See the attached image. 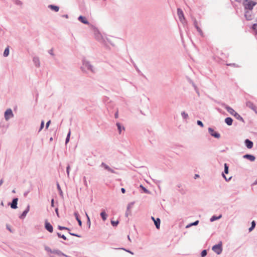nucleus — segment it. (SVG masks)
Here are the masks:
<instances>
[{
	"label": "nucleus",
	"mask_w": 257,
	"mask_h": 257,
	"mask_svg": "<svg viewBox=\"0 0 257 257\" xmlns=\"http://www.w3.org/2000/svg\"><path fill=\"white\" fill-rule=\"evenodd\" d=\"M81 69L84 72H90L94 74L96 71L93 65H92L89 61L85 59H84L82 61V65Z\"/></svg>",
	"instance_id": "1"
},
{
	"label": "nucleus",
	"mask_w": 257,
	"mask_h": 257,
	"mask_svg": "<svg viewBox=\"0 0 257 257\" xmlns=\"http://www.w3.org/2000/svg\"><path fill=\"white\" fill-rule=\"evenodd\" d=\"M255 2L251 0H243L242 4L244 7V10L252 11L253 7L256 5Z\"/></svg>",
	"instance_id": "2"
},
{
	"label": "nucleus",
	"mask_w": 257,
	"mask_h": 257,
	"mask_svg": "<svg viewBox=\"0 0 257 257\" xmlns=\"http://www.w3.org/2000/svg\"><path fill=\"white\" fill-rule=\"evenodd\" d=\"M212 250L217 254H220L222 251V243L220 241L217 244L213 245L212 247Z\"/></svg>",
	"instance_id": "3"
},
{
	"label": "nucleus",
	"mask_w": 257,
	"mask_h": 257,
	"mask_svg": "<svg viewBox=\"0 0 257 257\" xmlns=\"http://www.w3.org/2000/svg\"><path fill=\"white\" fill-rule=\"evenodd\" d=\"M224 173H222V176L223 178L225 180V181H229L231 180L232 177H230L229 178H227L226 177V176L224 175V173L226 174H227L228 173L229 167L226 163L224 164Z\"/></svg>",
	"instance_id": "4"
},
{
	"label": "nucleus",
	"mask_w": 257,
	"mask_h": 257,
	"mask_svg": "<svg viewBox=\"0 0 257 257\" xmlns=\"http://www.w3.org/2000/svg\"><path fill=\"white\" fill-rule=\"evenodd\" d=\"M177 15H178L179 19L181 23H184V22H186V20L184 17L183 12L180 8L177 9Z\"/></svg>",
	"instance_id": "5"
},
{
	"label": "nucleus",
	"mask_w": 257,
	"mask_h": 257,
	"mask_svg": "<svg viewBox=\"0 0 257 257\" xmlns=\"http://www.w3.org/2000/svg\"><path fill=\"white\" fill-rule=\"evenodd\" d=\"M14 116L12 110L11 108L7 109L5 112V118L6 120H8L10 118Z\"/></svg>",
	"instance_id": "6"
},
{
	"label": "nucleus",
	"mask_w": 257,
	"mask_h": 257,
	"mask_svg": "<svg viewBox=\"0 0 257 257\" xmlns=\"http://www.w3.org/2000/svg\"><path fill=\"white\" fill-rule=\"evenodd\" d=\"M221 105L222 106L224 107L226 109V110L232 115L234 116V113H236V112H235V110L233 108H232L231 107L228 106L224 103H221Z\"/></svg>",
	"instance_id": "7"
},
{
	"label": "nucleus",
	"mask_w": 257,
	"mask_h": 257,
	"mask_svg": "<svg viewBox=\"0 0 257 257\" xmlns=\"http://www.w3.org/2000/svg\"><path fill=\"white\" fill-rule=\"evenodd\" d=\"M208 132L210 135L216 139H219L220 137V135L219 133L215 132L214 130L211 127L208 128Z\"/></svg>",
	"instance_id": "8"
},
{
	"label": "nucleus",
	"mask_w": 257,
	"mask_h": 257,
	"mask_svg": "<svg viewBox=\"0 0 257 257\" xmlns=\"http://www.w3.org/2000/svg\"><path fill=\"white\" fill-rule=\"evenodd\" d=\"M252 11L244 10V17L247 21H250L252 19Z\"/></svg>",
	"instance_id": "9"
},
{
	"label": "nucleus",
	"mask_w": 257,
	"mask_h": 257,
	"mask_svg": "<svg viewBox=\"0 0 257 257\" xmlns=\"http://www.w3.org/2000/svg\"><path fill=\"white\" fill-rule=\"evenodd\" d=\"M246 105L247 107L254 111L256 113H257V108L255 105L253 103V102L250 101H248L246 102Z\"/></svg>",
	"instance_id": "10"
},
{
	"label": "nucleus",
	"mask_w": 257,
	"mask_h": 257,
	"mask_svg": "<svg viewBox=\"0 0 257 257\" xmlns=\"http://www.w3.org/2000/svg\"><path fill=\"white\" fill-rule=\"evenodd\" d=\"M18 201V198H14L12 200V202L9 203L8 205H10L12 209H17L18 208V206H17Z\"/></svg>",
	"instance_id": "11"
},
{
	"label": "nucleus",
	"mask_w": 257,
	"mask_h": 257,
	"mask_svg": "<svg viewBox=\"0 0 257 257\" xmlns=\"http://www.w3.org/2000/svg\"><path fill=\"white\" fill-rule=\"evenodd\" d=\"M45 227L47 230L51 233L53 231V226L47 221H45Z\"/></svg>",
	"instance_id": "12"
},
{
	"label": "nucleus",
	"mask_w": 257,
	"mask_h": 257,
	"mask_svg": "<svg viewBox=\"0 0 257 257\" xmlns=\"http://www.w3.org/2000/svg\"><path fill=\"white\" fill-rule=\"evenodd\" d=\"M52 253H54V254H57V255H58L59 256H65V257H70L68 255H66L65 254L63 253L61 250H60L59 249H53V251H52Z\"/></svg>",
	"instance_id": "13"
},
{
	"label": "nucleus",
	"mask_w": 257,
	"mask_h": 257,
	"mask_svg": "<svg viewBox=\"0 0 257 257\" xmlns=\"http://www.w3.org/2000/svg\"><path fill=\"white\" fill-rule=\"evenodd\" d=\"M244 144H245V146L248 149H251L253 145V142L252 141H251L250 140H249V139H246L244 141Z\"/></svg>",
	"instance_id": "14"
},
{
	"label": "nucleus",
	"mask_w": 257,
	"mask_h": 257,
	"mask_svg": "<svg viewBox=\"0 0 257 257\" xmlns=\"http://www.w3.org/2000/svg\"><path fill=\"white\" fill-rule=\"evenodd\" d=\"M33 63L36 67H39L40 66V62L39 57L35 56L33 59Z\"/></svg>",
	"instance_id": "15"
},
{
	"label": "nucleus",
	"mask_w": 257,
	"mask_h": 257,
	"mask_svg": "<svg viewBox=\"0 0 257 257\" xmlns=\"http://www.w3.org/2000/svg\"><path fill=\"white\" fill-rule=\"evenodd\" d=\"M243 158L244 159H248L250 161H254L255 159V158L254 156L250 154H245L243 156Z\"/></svg>",
	"instance_id": "16"
},
{
	"label": "nucleus",
	"mask_w": 257,
	"mask_h": 257,
	"mask_svg": "<svg viewBox=\"0 0 257 257\" xmlns=\"http://www.w3.org/2000/svg\"><path fill=\"white\" fill-rule=\"evenodd\" d=\"M78 20L83 24L86 25H88L89 24V22L86 19V18L82 16H80L78 17Z\"/></svg>",
	"instance_id": "17"
},
{
	"label": "nucleus",
	"mask_w": 257,
	"mask_h": 257,
	"mask_svg": "<svg viewBox=\"0 0 257 257\" xmlns=\"http://www.w3.org/2000/svg\"><path fill=\"white\" fill-rule=\"evenodd\" d=\"M100 215L103 221H105L106 220L107 215L106 214L104 209L101 210V212L100 214Z\"/></svg>",
	"instance_id": "18"
},
{
	"label": "nucleus",
	"mask_w": 257,
	"mask_h": 257,
	"mask_svg": "<svg viewBox=\"0 0 257 257\" xmlns=\"http://www.w3.org/2000/svg\"><path fill=\"white\" fill-rule=\"evenodd\" d=\"M74 215L76 218V219L78 221V224L80 226H82V221L79 217V214L78 212L76 211L74 212Z\"/></svg>",
	"instance_id": "19"
},
{
	"label": "nucleus",
	"mask_w": 257,
	"mask_h": 257,
	"mask_svg": "<svg viewBox=\"0 0 257 257\" xmlns=\"http://www.w3.org/2000/svg\"><path fill=\"white\" fill-rule=\"evenodd\" d=\"M48 8H50L51 10L54 11L55 12H58L59 10V7L52 5H49Z\"/></svg>",
	"instance_id": "20"
},
{
	"label": "nucleus",
	"mask_w": 257,
	"mask_h": 257,
	"mask_svg": "<svg viewBox=\"0 0 257 257\" xmlns=\"http://www.w3.org/2000/svg\"><path fill=\"white\" fill-rule=\"evenodd\" d=\"M233 119L230 117H226L225 119V122L228 125H231L232 124Z\"/></svg>",
	"instance_id": "21"
},
{
	"label": "nucleus",
	"mask_w": 257,
	"mask_h": 257,
	"mask_svg": "<svg viewBox=\"0 0 257 257\" xmlns=\"http://www.w3.org/2000/svg\"><path fill=\"white\" fill-rule=\"evenodd\" d=\"M116 126L117 127V130L119 132V134H120L122 130H124V127L123 126H121V124L119 122H117L116 123Z\"/></svg>",
	"instance_id": "22"
},
{
	"label": "nucleus",
	"mask_w": 257,
	"mask_h": 257,
	"mask_svg": "<svg viewBox=\"0 0 257 257\" xmlns=\"http://www.w3.org/2000/svg\"><path fill=\"white\" fill-rule=\"evenodd\" d=\"M154 224L157 229H159L160 227L161 220L160 219L157 218L154 221Z\"/></svg>",
	"instance_id": "23"
},
{
	"label": "nucleus",
	"mask_w": 257,
	"mask_h": 257,
	"mask_svg": "<svg viewBox=\"0 0 257 257\" xmlns=\"http://www.w3.org/2000/svg\"><path fill=\"white\" fill-rule=\"evenodd\" d=\"M100 166L103 167L105 170H107L108 172H109L111 169L108 165H106L105 163L103 162H102Z\"/></svg>",
	"instance_id": "24"
},
{
	"label": "nucleus",
	"mask_w": 257,
	"mask_h": 257,
	"mask_svg": "<svg viewBox=\"0 0 257 257\" xmlns=\"http://www.w3.org/2000/svg\"><path fill=\"white\" fill-rule=\"evenodd\" d=\"M221 216H222L221 215H220L218 216H216L215 215H213V216H212L210 218V221L211 222H213V221H215L216 220H218V219H220L221 217Z\"/></svg>",
	"instance_id": "25"
},
{
	"label": "nucleus",
	"mask_w": 257,
	"mask_h": 257,
	"mask_svg": "<svg viewBox=\"0 0 257 257\" xmlns=\"http://www.w3.org/2000/svg\"><path fill=\"white\" fill-rule=\"evenodd\" d=\"M234 116L238 120H240L242 122L244 121V120L243 119V118L238 113H234Z\"/></svg>",
	"instance_id": "26"
},
{
	"label": "nucleus",
	"mask_w": 257,
	"mask_h": 257,
	"mask_svg": "<svg viewBox=\"0 0 257 257\" xmlns=\"http://www.w3.org/2000/svg\"><path fill=\"white\" fill-rule=\"evenodd\" d=\"M57 188L58 190L59 191V195L61 197H63V192L61 189L60 186L58 183H57Z\"/></svg>",
	"instance_id": "27"
},
{
	"label": "nucleus",
	"mask_w": 257,
	"mask_h": 257,
	"mask_svg": "<svg viewBox=\"0 0 257 257\" xmlns=\"http://www.w3.org/2000/svg\"><path fill=\"white\" fill-rule=\"evenodd\" d=\"M197 32L199 33V34H200V35L202 37H203V33L202 32V31L201 30V29H200V28L199 27V26L195 27Z\"/></svg>",
	"instance_id": "28"
},
{
	"label": "nucleus",
	"mask_w": 257,
	"mask_h": 257,
	"mask_svg": "<svg viewBox=\"0 0 257 257\" xmlns=\"http://www.w3.org/2000/svg\"><path fill=\"white\" fill-rule=\"evenodd\" d=\"M255 221L253 220L252 222H251V226L249 227V231H252L255 227Z\"/></svg>",
	"instance_id": "29"
},
{
	"label": "nucleus",
	"mask_w": 257,
	"mask_h": 257,
	"mask_svg": "<svg viewBox=\"0 0 257 257\" xmlns=\"http://www.w3.org/2000/svg\"><path fill=\"white\" fill-rule=\"evenodd\" d=\"M9 47H7L4 52V57H7L9 55Z\"/></svg>",
	"instance_id": "30"
},
{
	"label": "nucleus",
	"mask_w": 257,
	"mask_h": 257,
	"mask_svg": "<svg viewBox=\"0 0 257 257\" xmlns=\"http://www.w3.org/2000/svg\"><path fill=\"white\" fill-rule=\"evenodd\" d=\"M140 187L142 188V189L143 190L144 192L147 194H150V192L145 187H144L142 185H141L140 186Z\"/></svg>",
	"instance_id": "31"
},
{
	"label": "nucleus",
	"mask_w": 257,
	"mask_h": 257,
	"mask_svg": "<svg viewBox=\"0 0 257 257\" xmlns=\"http://www.w3.org/2000/svg\"><path fill=\"white\" fill-rule=\"evenodd\" d=\"M70 134H71V132H70V130H69V131L67 135V137H66V138L65 140V144H67L69 141Z\"/></svg>",
	"instance_id": "32"
},
{
	"label": "nucleus",
	"mask_w": 257,
	"mask_h": 257,
	"mask_svg": "<svg viewBox=\"0 0 257 257\" xmlns=\"http://www.w3.org/2000/svg\"><path fill=\"white\" fill-rule=\"evenodd\" d=\"M27 214V213L26 212V211H24L23 212V213H22V214L19 216V218L21 219H23L25 218Z\"/></svg>",
	"instance_id": "33"
},
{
	"label": "nucleus",
	"mask_w": 257,
	"mask_h": 257,
	"mask_svg": "<svg viewBox=\"0 0 257 257\" xmlns=\"http://www.w3.org/2000/svg\"><path fill=\"white\" fill-rule=\"evenodd\" d=\"M181 116L184 119H187L188 117V115L185 111L181 112Z\"/></svg>",
	"instance_id": "34"
},
{
	"label": "nucleus",
	"mask_w": 257,
	"mask_h": 257,
	"mask_svg": "<svg viewBox=\"0 0 257 257\" xmlns=\"http://www.w3.org/2000/svg\"><path fill=\"white\" fill-rule=\"evenodd\" d=\"M57 234L58 235V236L59 237V238H63L64 240H67V238L64 235H61L60 233L59 232H57Z\"/></svg>",
	"instance_id": "35"
},
{
	"label": "nucleus",
	"mask_w": 257,
	"mask_h": 257,
	"mask_svg": "<svg viewBox=\"0 0 257 257\" xmlns=\"http://www.w3.org/2000/svg\"><path fill=\"white\" fill-rule=\"evenodd\" d=\"M58 228L59 230H70V229L69 228L66 227H64V226H60V225H58Z\"/></svg>",
	"instance_id": "36"
},
{
	"label": "nucleus",
	"mask_w": 257,
	"mask_h": 257,
	"mask_svg": "<svg viewBox=\"0 0 257 257\" xmlns=\"http://www.w3.org/2000/svg\"><path fill=\"white\" fill-rule=\"evenodd\" d=\"M207 254V250L206 249L203 250L201 252V256L205 257Z\"/></svg>",
	"instance_id": "37"
},
{
	"label": "nucleus",
	"mask_w": 257,
	"mask_h": 257,
	"mask_svg": "<svg viewBox=\"0 0 257 257\" xmlns=\"http://www.w3.org/2000/svg\"><path fill=\"white\" fill-rule=\"evenodd\" d=\"M119 223V221L118 220L116 221H113L111 220V224L113 226H116Z\"/></svg>",
	"instance_id": "38"
},
{
	"label": "nucleus",
	"mask_w": 257,
	"mask_h": 257,
	"mask_svg": "<svg viewBox=\"0 0 257 257\" xmlns=\"http://www.w3.org/2000/svg\"><path fill=\"white\" fill-rule=\"evenodd\" d=\"M70 166L69 164L67 165V166L66 167V173L68 177L69 176L70 174Z\"/></svg>",
	"instance_id": "39"
},
{
	"label": "nucleus",
	"mask_w": 257,
	"mask_h": 257,
	"mask_svg": "<svg viewBox=\"0 0 257 257\" xmlns=\"http://www.w3.org/2000/svg\"><path fill=\"white\" fill-rule=\"evenodd\" d=\"M192 21L193 22V25L194 27H196L198 26V22L195 18H192Z\"/></svg>",
	"instance_id": "40"
},
{
	"label": "nucleus",
	"mask_w": 257,
	"mask_h": 257,
	"mask_svg": "<svg viewBox=\"0 0 257 257\" xmlns=\"http://www.w3.org/2000/svg\"><path fill=\"white\" fill-rule=\"evenodd\" d=\"M45 249L47 251H48V252H50V253H52V251H53V250H52V249H51L49 246H46L45 247Z\"/></svg>",
	"instance_id": "41"
},
{
	"label": "nucleus",
	"mask_w": 257,
	"mask_h": 257,
	"mask_svg": "<svg viewBox=\"0 0 257 257\" xmlns=\"http://www.w3.org/2000/svg\"><path fill=\"white\" fill-rule=\"evenodd\" d=\"M44 127V121L42 120L41 122L39 132H40Z\"/></svg>",
	"instance_id": "42"
},
{
	"label": "nucleus",
	"mask_w": 257,
	"mask_h": 257,
	"mask_svg": "<svg viewBox=\"0 0 257 257\" xmlns=\"http://www.w3.org/2000/svg\"><path fill=\"white\" fill-rule=\"evenodd\" d=\"M133 204H134V203H130L128 204L127 206V211H129L130 210V209L132 208V207H133Z\"/></svg>",
	"instance_id": "43"
},
{
	"label": "nucleus",
	"mask_w": 257,
	"mask_h": 257,
	"mask_svg": "<svg viewBox=\"0 0 257 257\" xmlns=\"http://www.w3.org/2000/svg\"><path fill=\"white\" fill-rule=\"evenodd\" d=\"M197 124L198 125H199V126H200L201 127H203V126H204L203 122H202L201 120H198L197 121Z\"/></svg>",
	"instance_id": "44"
},
{
	"label": "nucleus",
	"mask_w": 257,
	"mask_h": 257,
	"mask_svg": "<svg viewBox=\"0 0 257 257\" xmlns=\"http://www.w3.org/2000/svg\"><path fill=\"white\" fill-rule=\"evenodd\" d=\"M227 66H234L235 67H239V66L238 65L236 64L235 63L227 64Z\"/></svg>",
	"instance_id": "45"
},
{
	"label": "nucleus",
	"mask_w": 257,
	"mask_h": 257,
	"mask_svg": "<svg viewBox=\"0 0 257 257\" xmlns=\"http://www.w3.org/2000/svg\"><path fill=\"white\" fill-rule=\"evenodd\" d=\"M69 234L72 236H77V237H81V236L80 235H78L77 234H76V233H71V232H69Z\"/></svg>",
	"instance_id": "46"
},
{
	"label": "nucleus",
	"mask_w": 257,
	"mask_h": 257,
	"mask_svg": "<svg viewBox=\"0 0 257 257\" xmlns=\"http://www.w3.org/2000/svg\"><path fill=\"white\" fill-rule=\"evenodd\" d=\"M256 28H257V24L256 23L253 24V25L252 26V27H251L252 29L254 31L256 30Z\"/></svg>",
	"instance_id": "47"
},
{
	"label": "nucleus",
	"mask_w": 257,
	"mask_h": 257,
	"mask_svg": "<svg viewBox=\"0 0 257 257\" xmlns=\"http://www.w3.org/2000/svg\"><path fill=\"white\" fill-rule=\"evenodd\" d=\"M198 223H199V220H196L195 222L191 223V225H192V226H194V225L195 226V225H198Z\"/></svg>",
	"instance_id": "48"
},
{
	"label": "nucleus",
	"mask_w": 257,
	"mask_h": 257,
	"mask_svg": "<svg viewBox=\"0 0 257 257\" xmlns=\"http://www.w3.org/2000/svg\"><path fill=\"white\" fill-rule=\"evenodd\" d=\"M51 123V120H49L46 123V128L47 129L50 125Z\"/></svg>",
	"instance_id": "49"
},
{
	"label": "nucleus",
	"mask_w": 257,
	"mask_h": 257,
	"mask_svg": "<svg viewBox=\"0 0 257 257\" xmlns=\"http://www.w3.org/2000/svg\"><path fill=\"white\" fill-rule=\"evenodd\" d=\"M51 207L54 206V199H52L51 201Z\"/></svg>",
	"instance_id": "50"
},
{
	"label": "nucleus",
	"mask_w": 257,
	"mask_h": 257,
	"mask_svg": "<svg viewBox=\"0 0 257 257\" xmlns=\"http://www.w3.org/2000/svg\"><path fill=\"white\" fill-rule=\"evenodd\" d=\"M29 210H30V206H29V205H28L24 211H26V212L28 213V212L29 211Z\"/></svg>",
	"instance_id": "51"
},
{
	"label": "nucleus",
	"mask_w": 257,
	"mask_h": 257,
	"mask_svg": "<svg viewBox=\"0 0 257 257\" xmlns=\"http://www.w3.org/2000/svg\"><path fill=\"white\" fill-rule=\"evenodd\" d=\"M29 210H30V206H29V205H28L24 211H26V212L28 213V212L29 211Z\"/></svg>",
	"instance_id": "52"
},
{
	"label": "nucleus",
	"mask_w": 257,
	"mask_h": 257,
	"mask_svg": "<svg viewBox=\"0 0 257 257\" xmlns=\"http://www.w3.org/2000/svg\"><path fill=\"white\" fill-rule=\"evenodd\" d=\"M130 214H131V210L127 211V209L126 211L125 212V216L126 217H127Z\"/></svg>",
	"instance_id": "53"
},
{
	"label": "nucleus",
	"mask_w": 257,
	"mask_h": 257,
	"mask_svg": "<svg viewBox=\"0 0 257 257\" xmlns=\"http://www.w3.org/2000/svg\"><path fill=\"white\" fill-rule=\"evenodd\" d=\"M109 172L110 173H114V174H118V173L115 172L113 169H112V168L111 169L110 171H109Z\"/></svg>",
	"instance_id": "54"
},
{
	"label": "nucleus",
	"mask_w": 257,
	"mask_h": 257,
	"mask_svg": "<svg viewBox=\"0 0 257 257\" xmlns=\"http://www.w3.org/2000/svg\"><path fill=\"white\" fill-rule=\"evenodd\" d=\"M87 224L89 225V227H90L91 224L90 218H88V219L87 220Z\"/></svg>",
	"instance_id": "55"
},
{
	"label": "nucleus",
	"mask_w": 257,
	"mask_h": 257,
	"mask_svg": "<svg viewBox=\"0 0 257 257\" xmlns=\"http://www.w3.org/2000/svg\"><path fill=\"white\" fill-rule=\"evenodd\" d=\"M56 213V214H57V216L59 217V212H58V208L57 207L55 210Z\"/></svg>",
	"instance_id": "56"
},
{
	"label": "nucleus",
	"mask_w": 257,
	"mask_h": 257,
	"mask_svg": "<svg viewBox=\"0 0 257 257\" xmlns=\"http://www.w3.org/2000/svg\"><path fill=\"white\" fill-rule=\"evenodd\" d=\"M29 192H30V191H28L24 192V197H27Z\"/></svg>",
	"instance_id": "57"
},
{
	"label": "nucleus",
	"mask_w": 257,
	"mask_h": 257,
	"mask_svg": "<svg viewBox=\"0 0 257 257\" xmlns=\"http://www.w3.org/2000/svg\"><path fill=\"white\" fill-rule=\"evenodd\" d=\"M49 53L51 55H53L54 54H53V49H50L49 51Z\"/></svg>",
	"instance_id": "58"
},
{
	"label": "nucleus",
	"mask_w": 257,
	"mask_h": 257,
	"mask_svg": "<svg viewBox=\"0 0 257 257\" xmlns=\"http://www.w3.org/2000/svg\"><path fill=\"white\" fill-rule=\"evenodd\" d=\"M118 111H117L115 113V114H114V117H115V118H117L118 117Z\"/></svg>",
	"instance_id": "59"
},
{
	"label": "nucleus",
	"mask_w": 257,
	"mask_h": 257,
	"mask_svg": "<svg viewBox=\"0 0 257 257\" xmlns=\"http://www.w3.org/2000/svg\"><path fill=\"white\" fill-rule=\"evenodd\" d=\"M134 67H135L136 70L138 71V72H140V70L138 69V67L136 66V65L134 63Z\"/></svg>",
	"instance_id": "60"
},
{
	"label": "nucleus",
	"mask_w": 257,
	"mask_h": 257,
	"mask_svg": "<svg viewBox=\"0 0 257 257\" xmlns=\"http://www.w3.org/2000/svg\"><path fill=\"white\" fill-rule=\"evenodd\" d=\"M16 3L17 5H21L22 4L21 2L20 1H18V0L16 1Z\"/></svg>",
	"instance_id": "61"
},
{
	"label": "nucleus",
	"mask_w": 257,
	"mask_h": 257,
	"mask_svg": "<svg viewBox=\"0 0 257 257\" xmlns=\"http://www.w3.org/2000/svg\"><path fill=\"white\" fill-rule=\"evenodd\" d=\"M121 191L122 193H124L125 192V189L123 188L121 189Z\"/></svg>",
	"instance_id": "62"
},
{
	"label": "nucleus",
	"mask_w": 257,
	"mask_h": 257,
	"mask_svg": "<svg viewBox=\"0 0 257 257\" xmlns=\"http://www.w3.org/2000/svg\"><path fill=\"white\" fill-rule=\"evenodd\" d=\"M257 185V179L254 181V182L252 183V185Z\"/></svg>",
	"instance_id": "63"
},
{
	"label": "nucleus",
	"mask_w": 257,
	"mask_h": 257,
	"mask_svg": "<svg viewBox=\"0 0 257 257\" xmlns=\"http://www.w3.org/2000/svg\"><path fill=\"white\" fill-rule=\"evenodd\" d=\"M4 183V180L3 179H2L1 180H0V186L3 184V183Z\"/></svg>",
	"instance_id": "64"
}]
</instances>
